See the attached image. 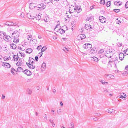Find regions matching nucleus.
Returning <instances> with one entry per match:
<instances>
[{
  "label": "nucleus",
  "mask_w": 128,
  "mask_h": 128,
  "mask_svg": "<svg viewBox=\"0 0 128 128\" xmlns=\"http://www.w3.org/2000/svg\"><path fill=\"white\" fill-rule=\"evenodd\" d=\"M114 11L116 12H118L120 11V9H114Z\"/></svg>",
  "instance_id": "obj_46"
},
{
  "label": "nucleus",
  "mask_w": 128,
  "mask_h": 128,
  "mask_svg": "<svg viewBox=\"0 0 128 128\" xmlns=\"http://www.w3.org/2000/svg\"><path fill=\"white\" fill-rule=\"evenodd\" d=\"M32 50L31 48H29L27 49L26 50V53L30 54L31 53Z\"/></svg>",
  "instance_id": "obj_25"
},
{
  "label": "nucleus",
  "mask_w": 128,
  "mask_h": 128,
  "mask_svg": "<svg viewBox=\"0 0 128 128\" xmlns=\"http://www.w3.org/2000/svg\"><path fill=\"white\" fill-rule=\"evenodd\" d=\"M35 59L37 61L38 59V56H36L35 58Z\"/></svg>",
  "instance_id": "obj_56"
},
{
  "label": "nucleus",
  "mask_w": 128,
  "mask_h": 128,
  "mask_svg": "<svg viewBox=\"0 0 128 128\" xmlns=\"http://www.w3.org/2000/svg\"><path fill=\"white\" fill-rule=\"evenodd\" d=\"M75 8L76 9H75V10L77 12H79L81 10V9L79 8H78V7H76Z\"/></svg>",
  "instance_id": "obj_34"
},
{
  "label": "nucleus",
  "mask_w": 128,
  "mask_h": 128,
  "mask_svg": "<svg viewBox=\"0 0 128 128\" xmlns=\"http://www.w3.org/2000/svg\"><path fill=\"white\" fill-rule=\"evenodd\" d=\"M41 18V16L39 14L37 15L36 16V21H38Z\"/></svg>",
  "instance_id": "obj_21"
},
{
  "label": "nucleus",
  "mask_w": 128,
  "mask_h": 128,
  "mask_svg": "<svg viewBox=\"0 0 128 128\" xmlns=\"http://www.w3.org/2000/svg\"><path fill=\"white\" fill-rule=\"evenodd\" d=\"M44 20L46 22H48L49 21V18L48 16L46 15L44 17Z\"/></svg>",
  "instance_id": "obj_18"
},
{
  "label": "nucleus",
  "mask_w": 128,
  "mask_h": 128,
  "mask_svg": "<svg viewBox=\"0 0 128 128\" xmlns=\"http://www.w3.org/2000/svg\"><path fill=\"white\" fill-rule=\"evenodd\" d=\"M104 52V49H101L98 51V54H102Z\"/></svg>",
  "instance_id": "obj_27"
},
{
  "label": "nucleus",
  "mask_w": 128,
  "mask_h": 128,
  "mask_svg": "<svg viewBox=\"0 0 128 128\" xmlns=\"http://www.w3.org/2000/svg\"><path fill=\"white\" fill-rule=\"evenodd\" d=\"M69 126L68 128H74V125L72 124L70 126Z\"/></svg>",
  "instance_id": "obj_48"
},
{
  "label": "nucleus",
  "mask_w": 128,
  "mask_h": 128,
  "mask_svg": "<svg viewBox=\"0 0 128 128\" xmlns=\"http://www.w3.org/2000/svg\"><path fill=\"white\" fill-rule=\"evenodd\" d=\"M99 19L100 22L102 23L105 22L106 21V18L103 16H100Z\"/></svg>",
  "instance_id": "obj_10"
},
{
  "label": "nucleus",
  "mask_w": 128,
  "mask_h": 128,
  "mask_svg": "<svg viewBox=\"0 0 128 128\" xmlns=\"http://www.w3.org/2000/svg\"><path fill=\"white\" fill-rule=\"evenodd\" d=\"M85 28L86 29L88 30H90V28H92L91 26L89 24H85Z\"/></svg>",
  "instance_id": "obj_16"
},
{
  "label": "nucleus",
  "mask_w": 128,
  "mask_h": 128,
  "mask_svg": "<svg viewBox=\"0 0 128 128\" xmlns=\"http://www.w3.org/2000/svg\"><path fill=\"white\" fill-rule=\"evenodd\" d=\"M46 49V46L43 47L41 50L42 52H43Z\"/></svg>",
  "instance_id": "obj_40"
},
{
  "label": "nucleus",
  "mask_w": 128,
  "mask_h": 128,
  "mask_svg": "<svg viewBox=\"0 0 128 128\" xmlns=\"http://www.w3.org/2000/svg\"><path fill=\"white\" fill-rule=\"evenodd\" d=\"M35 15L33 14H30V13H28L27 14V16L29 18L34 19V18Z\"/></svg>",
  "instance_id": "obj_11"
},
{
  "label": "nucleus",
  "mask_w": 128,
  "mask_h": 128,
  "mask_svg": "<svg viewBox=\"0 0 128 128\" xmlns=\"http://www.w3.org/2000/svg\"><path fill=\"white\" fill-rule=\"evenodd\" d=\"M86 36L84 34H81L79 35L77 37V39L79 40H82L85 38Z\"/></svg>",
  "instance_id": "obj_8"
},
{
  "label": "nucleus",
  "mask_w": 128,
  "mask_h": 128,
  "mask_svg": "<svg viewBox=\"0 0 128 128\" xmlns=\"http://www.w3.org/2000/svg\"><path fill=\"white\" fill-rule=\"evenodd\" d=\"M66 16L67 17H68V18H67V19H66V18H65L64 19L65 20V21L68 20V21H69V18H70V16H69L68 15H67L66 14Z\"/></svg>",
  "instance_id": "obj_45"
},
{
  "label": "nucleus",
  "mask_w": 128,
  "mask_h": 128,
  "mask_svg": "<svg viewBox=\"0 0 128 128\" xmlns=\"http://www.w3.org/2000/svg\"><path fill=\"white\" fill-rule=\"evenodd\" d=\"M41 47L42 46H38L37 47V49L39 50L41 48Z\"/></svg>",
  "instance_id": "obj_51"
},
{
  "label": "nucleus",
  "mask_w": 128,
  "mask_h": 128,
  "mask_svg": "<svg viewBox=\"0 0 128 128\" xmlns=\"http://www.w3.org/2000/svg\"><path fill=\"white\" fill-rule=\"evenodd\" d=\"M35 60L32 58H30L29 60V62H26V64L30 69H34L35 68Z\"/></svg>",
  "instance_id": "obj_1"
},
{
  "label": "nucleus",
  "mask_w": 128,
  "mask_h": 128,
  "mask_svg": "<svg viewBox=\"0 0 128 128\" xmlns=\"http://www.w3.org/2000/svg\"><path fill=\"white\" fill-rule=\"evenodd\" d=\"M53 38L54 39H56V37L54 36V37H53Z\"/></svg>",
  "instance_id": "obj_63"
},
{
  "label": "nucleus",
  "mask_w": 128,
  "mask_h": 128,
  "mask_svg": "<svg viewBox=\"0 0 128 128\" xmlns=\"http://www.w3.org/2000/svg\"><path fill=\"white\" fill-rule=\"evenodd\" d=\"M100 3L102 4H105V1L104 0H101L100 1Z\"/></svg>",
  "instance_id": "obj_44"
},
{
  "label": "nucleus",
  "mask_w": 128,
  "mask_h": 128,
  "mask_svg": "<svg viewBox=\"0 0 128 128\" xmlns=\"http://www.w3.org/2000/svg\"><path fill=\"white\" fill-rule=\"evenodd\" d=\"M55 33L57 34H61L64 32V30L60 28V26L58 25L56 26L54 28Z\"/></svg>",
  "instance_id": "obj_2"
},
{
  "label": "nucleus",
  "mask_w": 128,
  "mask_h": 128,
  "mask_svg": "<svg viewBox=\"0 0 128 128\" xmlns=\"http://www.w3.org/2000/svg\"><path fill=\"white\" fill-rule=\"evenodd\" d=\"M123 52L124 54L126 55L128 54V49L125 50L123 51Z\"/></svg>",
  "instance_id": "obj_31"
},
{
  "label": "nucleus",
  "mask_w": 128,
  "mask_h": 128,
  "mask_svg": "<svg viewBox=\"0 0 128 128\" xmlns=\"http://www.w3.org/2000/svg\"><path fill=\"white\" fill-rule=\"evenodd\" d=\"M63 50L64 51L66 52V51H68V49L66 48H63Z\"/></svg>",
  "instance_id": "obj_50"
},
{
  "label": "nucleus",
  "mask_w": 128,
  "mask_h": 128,
  "mask_svg": "<svg viewBox=\"0 0 128 128\" xmlns=\"http://www.w3.org/2000/svg\"><path fill=\"white\" fill-rule=\"evenodd\" d=\"M21 63V61L20 60V59H19V60L16 63V65L18 66H20L22 64Z\"/></svg>",
  "instance_id": "obj_30"
},
{
  "label": "nucleus",
  "mask_w": 128,
  "mask_h": 128,
  "mask_svg": "<svg viewBox=\"0 0 128 128\" xmlns=\"http://www.w3.org/2000/svg\"><path fill=\"white\" fill-rule=\"evenodd\" d=\"M122 4L121 2L120 1H117L115 2H114V4L116 6H120Z\"/></svg>",
  "instance_id": "obj_23"
},
{
  "label": "nucleus",
  "mask_w": 128,
  "mask_h": 128,
  "mask_svg": "<svg viewBox=\"0 0 128 128\" xmlns=\"http://www.w3.org/2000/svg\"><path fill=\"white\" fill-rule=\"evenodd\" d=\"M94 6H91L90 7V10H92V9L94 8Z\"/></svg>",
  "instance_id": "obj_54"
},
{
  "label": "nucleus",
  "mask_w": 128,
  "mask_h": 128,
  "mask_svg": "<svg viewBox=\"0 0 128 128\" xmlns=\"http://www.w3.org/2000/svg\"><path fill=\"white\" fill-rule=\"evenodd\" d=\"M11 72L13 74H15L14 71H16V70L14 69L13 68H12L11 69Z\"/></svg>",
  "instance_id": "obj_39"
},
{
  "label": "nucleus",
  "mask_w": 128,
  "mask_h": 128,
  "mask_svg": "<svg viewBox=\"0 0 128 128\" xmlns=\"http://www.w3.org/2000/svg\"><path fill=\"white\" fill-rule=\"evenodd\" d=\"M62 40L63 41H65L66 40V39L65 38H62Z\"/></svg>",
  "instance_id": "obj_64"
},
{
  "label": "nucleus",
  "mask_w": 128,
  "mask_h": 128,
  "mask_svg": "<svg viewBox=\"0 0 128 128\" xmlns=\"http://www.w3.org/2000/svg\"><path fill=\"white\" fill-rule=\"evenodd\" d=\"M114 63L115 65V66H116V65H119L120 64V61L118 60L117 59L114 62Z\"/></svg>",
  "instance_id": "obj_22"
},
{
  "label": "nucleus",
  "mask_w": 128,
  "mask_h": 128,
  "mask_svg": "<svg viewBox=\"0 0 128 128\" xmlns=\"http://www.w3.org/2000/svg\"><path fill=\"white\" fill-rule=\"evenodd\" d=\"M92 60L96 62H98V58L96 57H92Z\"/></svg>",
  "instance_id": "obj_29"
},
{
  "label": "nucleus",
  "mask_w": 128,
  "mask_h": 128,
  "mask_svg": "<svg viewBox=\"0 0 128 128\" xmlns=\"http://www.w3.org/2000/svg\"><path fill=\"white\" fill-rule=\"evenodd\" d=\"M93 20V18L92 17H90L89 18H88L86 19V20L88 21H91Z\"/></svg>",
  "instance_id": "obj_38"
},
{
  "label": "nucleus",
  "mask_w": 128,
  "mask_h": 128,
  "mask_svg": "<svg viewBox=\"0 0 128 128\" xmlns=\"http://www.w3.org/2000/svg\"><path fill=\"white\" fill-rule=\"evenodd\" d=\"M60 104L62 106H63V103L62 102H60Z\"/></svg>",
  "instance_id": "obj_62"
},
{
  "label": "nucleus",
  "mask_w": 128,
  "mask_h": 128,
  "mask_svg": "<svg viewBox=\"0 0 128 128\" xmlns=\"http://www.w3.org/2000/svg\"><path fill=\"white\" fill-rule=\"evenodd\" d=\"M92 47V45L88 43L85 44L84 46V47L86 50H89Z\"/></svg>",
  "instance_id": "obj_6"
},
{
  "label": "nucleus",
  "mask_w": 128,
  "mask_h": 128,
  "mask_svg": "<svg viewBox=\"0 0 128 128\" xmlns=\"http://www.w3.org/2000/svg\"><path fill=\"white\" fill-rule=\"evenodd\" d=\"M125 7L126 8H128V1L125 4Z\"/></svg>",
  "instance_id": "obj_49"
},
{
  "label": "nucleus",
  "mask_w": 128,
  "mask_h": 128,
  "mask_svg": "<svg viewBox=\"0 0 128 128\" xmlns=\"http://www.w3.org/2000/svg\"><path fill=\"white\" fill-rule=\"evenodd\" d=\"M3 38L6 41L9 42L11 39V37L7 35L5 33H4L3 34Z\"/></svg>",
  "instance_id": "obj_4"
},
{
  "label": "nucleus",
  "mask_w": 128,
  "mask_h": 128,
  "mask_svg": "<svg viewBox=\"0 0 128 128\" xmlns=\"http://www.w3.org/2000/svg\"><path fill=\"white\" fill-rule=\"evenodd\" d=\"M5 95H4L3 94L2 96V99H4L5 98Z\"/></svg>",
  "instance_id": "obj_53"
},
{
  "label": "nucleus",
  "mask_w": 128,
  "mask_h": 128,
  "mask_svg": "<svg viewBox=\"0 0 128 128\" xmlns=\"http://www.w3.org/2000/svg\"><path fill=\"white\" fill-rule=\"evenodd\" d=\"M4 66L6 67V68H10V65L8 63H5L4 64Z\"/></svg>",
  "instance_id": "obj_20"
},
{
  "label": "nucleus",
  "mask_w": 128,
  "mask_h": 128,
  "mask_svg": "<svg viewBox=\"0 0 128 128\" xmlns=\"http://www.w3.org/2000/svg\"><path fill=\"white\" fill-rule=\"evenodd\" d=\"M102 84H105V83H107V84H108V82H104L102 81Z\"/></svg>",
  "instance_id": "obj_61"
},
{
  "label": "nucleus",
  "mask_w": 128,
  "mask_h": 128,
  "mask_svg": "<svg viewBox=\"0 0 128 128\" xmlns=\"http://www.w3.org/2000/svg\"><path fill=\"white\" fill-rule=\"evenodd\" d=\"M16 70V74H18L20 75L23 72V70L22 68L20 67H18Z\"/></svg>",
  "instance_id": "obj_5"
},
{
  "label": "nucleus",
  "mask_w": 128,
  "mask_h": 128,
  "mask_svg": "<svg viewBox=\"0 0 128 128\" xmlns=\"http://www.w3.org/2000/svg\"><path fill=\"white\" fill-rule=\"evenodd\" d=\"M46 7V6L43 4H40L38 7V8H39L40 10H42L44 8Z\"/></svg>",
  "instance_id": "obj_17"
},
{
  "label": "nucleus",
  "mask_w": 128,
  "mask_h": 128,
  "mask_svg": "<svg viewBox=\"0 0 128 128\" xmlns=\"http://www.w3.org/2000/svg\"><path fill=\"white\" fill-rule=\"evenodd\" d=\"M75 8L74 6H71L69 8V10L70 13H72L74 12V11L75 10Z\"/></svg>",
  "instance_id": "obj_9"
},
{
  "label": "nucleus",
  "mask_w": 128,
  "mask_h": 128,
  "mask_svg": "<svg viewBox=\"0 0 128 128\" xmlns=\"http://www.w3.org/2000/svg\"><path fill=\"white\" fill-rule=\"evenodd\" d=\"M21 29V27L20 26H18V28H16V31L18 32V33H20V32L22 31Z\"/></svg>",
  "instance_id": "obj_28"
},
{
  "label": "nucleus",
  "mask_w": 128,
  "mask_h": 128,
  "mask_svg": "<svg viewBox=\"0 0 128 128\" xmlns=\"http://www.w3.org/2000/svg\"><path fill=\"white\" fill-rule=\"evenodd\" d=\"M12 54L13 56V60H14V61H15V56H16V55H14L13 52L12 53Z\"/></svg>",
  "instance_id": "obj_42"
},
{
  "label": "nucleus",
  "mask_w": 128,
  "mask_h": 128,
  "mask_svg": "<svg viewBox=\"0 0 128 128\" xmlns=\"http://www.w3.org/2000/svg\"><path fill=\"white\" fill-rule=\"evenodd\" d=\"M6 59L7 60H8L9 59V58L8 57H6V58L5 57H4V60Z\"/></svg>",
  "instance_id": "obj_57"
},
{
  "label": "nucleus",
  "mask_w": 128,
  "mask_h": 128,
  "mask_svg": "<svg viewBox=\"0 0 128 128\" xmlns=\"http://www.w3.org/2000/svg\"><path fill=\"white\" fill-rule=\"evenodd\" d=\"M32 91L31 90H29V92H28V93L29 94H30L32 93Z\"/></svg>",
  "instance_id": "obj_55"
},
{
  "label": "nucleus",
  "mask_w": 128,
  "mask_h": 128,
  "mask_svg": "<svg viewBox=\"0 0 128 128\" xmlns=\"http://www.w3.org/2000/svg\"><path fill=\"white\" fill-rule=\"evenodd\" d=\"M36 6V4L34 3H32L30 4L29 7V8L32 9H33Z\"/></svg>",
  "instance_id": "obj_14"
},
{
  "label": "nucleus",
  "mask_w": 128,
  "mask_h": 128,
  "mask_svg": "<svg viewBox=\"0 0 128 128\" xmlns=\"http://www.w3.org/2000/svg\"><path fill=\"white\" fill-rule=\"evenodd\" d=\"M110 1L108 2L106 4V5L107 7H108L110 6Z\"/></svg>",
  "instance_id": "obj_36"
},
{
  "label": "nucleus",
  "mask_w": 128,
  "mask_h": 128,
  "mask_svg": "<svg viewBox=\"0 0 128 128\" xmlns=\"http://www.w3.org/2000/svg\"><path fill=\"white\" fill-rule=\"evenodd\" d=\"M24 54L23 53H22V52H19L17 53V56L18 57L16 58L17 60H18L19 58H21L23 57L24 56Z\"/></svg>",
  "instance_id": "obj_7"
},
{
  "label": "nucleus",
  "mask_w": 128,
  "mask_h": 128,
  "mask_svg": "<svg viewBox=\"0 0 128 128\" xmlns=\"http://www.w3.org/2000/svg\"><path fill=\"white\" fill-rule=\"evenodd\" d=\"M5 24L8 26H14L16 25V24L12 23V22H7L4 24Z\"/></svg>",
  "instance_id": "obj_12"
},
{
  "label": "nucleus",
  "mask_w": 128,
  "mask_h": 128,
  "mask_svg": "<svg viewBox=\"0 0 128 128\" xmlns=\"http://www.w3.org/2000/svg\"><path fill=\"white\" fill-rule=\"evenodd\" d=\"M46 64L44 63H42V68H43L44 69L46 68Z\"/></svg>",
  "instance_id": "obj_32"
},
{
  "label": "nucleus",
  "mask_w": 128,
  "mask_h": 128,
  "mask_svg": "<svg viewBox=\"0 0 128 128\" xmlns=\"http://www.w3.org/2000/svg\"><path fill=\"white\" fill-rule=\"evenodd\" d=\"M126 97V94H124V93H121V95L120 96V98H125Z\"/></svg>",
  "instance_id": "obj_26"
},
{
  "label": "nucleus",
  "mask_w": 128,
  "mask_h": 128,
  "mask_svg": "<svg viewBox=\"0 0 128 128\" xmlns=\"http://www.w3.org/2000/svg\"><path fill=\"white\" fill-rule=\"evenodd\" d=\"M108 66L109 68L112 69H114L116 67L114 62L113 61H110L108 64Z\"/></svg>",
  "instance_id": "obj_3"
},
{
  "label": "nucleus",
  "mask_w": 128,
  "mask_h": 128,
  "mask_svg": "<svg viewBox=\"0 0 128 128\" xmlns=\"http://www.w3.org/2000/svg\"><path fill=\"white\" fill-rule=\"evenodd\" d=\"M32 37V36H30L28 38V40H31V38Z\"/></svg>",
  "instance_id": "obj_52"
},
{
  "label": "nucleus",
  "mask_w": 128,
  "mask_h": 128,
  "mask_svg": "<svg viewBox=\"0 0 128 128\" xmlns=\"http://www.w3.org/2000/svg\"><path fill=\"white\" fill-rule=\"evenodd\" d=\"M19 42V39H18L16 40V43H18Z\"/></svg>",
  "instance_id": "obj_59"
},
{
  "label": "nucleus",
  "mask_w": 128,
  "mask_h": 128,
  "mask_svg": "<svg viewBox=\"0 0 128 128\" xmlns=\"http://www.w3.org/2000/svg\"><path fill=\"white\" fill-rule=\"evenodd\" d=\"M107 76L108 77V78H113L114 77V76L111 74L107 75Z\"/></svg>",
  "instance_id": "obj_37"
},
{
  "label": "nucleus",
  "mask_w": 128,
  "mask_h": 128,
  "mask_svg": "<svg viewBox=\"0 0 128 128\" xmlns=\"http://www.w3.org/2000/svg\"><path fill=\"white\" fill-rule=\"evenodd\" d=\"M10 45L12 48L13 49H16V45L14 44H10Z\"/></svg>",
  "instance_id": "obj_24"
},
{
  "label": "nucleus",
  "mask_w": 128,
  "mask_h": 128,
  "mask_svg": "<svg viewBox=\"0 0 128 128\" xmlns=\"http://www.w3.org/2000/svg\"><path fill=\"white\" fill-rule=\"evenodd\" d=\"M117 44L118 46V47L121 46L122 45V43L120 42H118L117 43Z\"/></svg>",
  "instance_id": "obj_33"
},
{
  "label": "nucleus",
  "mask_w": 128,
  "mask_h": 128,
  "mask_svg": "<svg viewBox=\"0 0 128 128\" xmlns=\"http://www.w3.org/2000/svg\"><path fill=\"white\" fill-rule=\"evenodd\" d=\"M90 53L91 54H94L96 52L94 50H92V49L91 50H90Z\"/></svg>",
  "instance_id": "obj_47"
},
{
  "label": "nucleus",
  "mask_w": 128,
  "mask_h": 128,
  "mask_svg": "<svg viewBox=\"0 0 128 128\" xmlns=\"http://www.w3.org/2000/svg\"><path fill=\"white\" fill-rule=\"evenodd\" d=\"M50 0H44V2L45 4H48L50 2Z\"/></svg>",
  "instance_id": "obj_35"
},
{
  "label": "nucleus",
  "mask_w": 128,
  "mask_h": 128,
  "mask_svg": "<svg viewBox=\"0 0 128 128\" xmlns=\"http://www.w3.org/2000/svg\"><path fill=\"white\" fill-rule=\"evenodd\" d=\"M114 52V50L112 48L108 49L106 52V53L108 54H111L112 53Z\"/></svg>",
  "instance_id": "obj_15"
},
{
  "label": "nucleus",
  "mask_w": 128,
  "mask_h": 128,
  "mask_svg": "<svg viewBox=\"0 0 128 128\" xmlns=\"http://www.w3.org/2000/svg\"><path fill=\"white\" fill-rule=\"evenodd\" d=\"M12 34H16V31H14V32L13 33H12Z\"/></svg>",
  "instance_id": "obj_60"
},
{
  "label": "nucleus",
  "mask_w": 128,
  "mask_h": 128,
  "mask_svg": "<svg viewBox=\"0 0 128 128\" xmlns=\"http://www.w3.org/2000/svg\"><path fill=\"white\" fill-rule=\"evenodd\" d=\"M12 38H14V42H15L16 43V42L15 41V40H16L15 38V36H14V34H12Z\"/></svg>",
  "instance_id": "obj_43"
},
{
  "label": "nucleus",
  "mask_w": 128,
  "mask_h": 128,
  "mask_svg": "<svg viewBox=\"0 0 128 128\" xmlns=\"http://www.w3.org/2000/svg\"><path fill=\"white\" fill-rule=\"evenodd\" d=\"M24 72V74L27 76H30L32 74L31 72L28 70H25Z\"/></svg>",
  "instance_id": "obj_13"
},
{
  "label": "nucleus",
  "mask_w": 128,
  "mask_h": 128,
  "mask_svg": "<svg viewBox=\"0 0 128 128\" xmlns=\"http://www.w3.org/2000/svg\"><path fill=\"white\" fill-rule=\"evenodd\" d=\"M120 59L121 60H122L124 57V56L123 53H120L119 54Z\"/></svg>",
  "instance_id": "obj_19"
},
{
  "label": "nucleus",
  "mask_w": 128,
  "mask_h": 128,
  "mask_svg": "<svg viewBox=\"0 0 128 128\" xmlns=\"http://www.w3.org/2000/svg\"><path fill=\"white\" fill-rule=\"evenodd\" d=\"M124 71L126 73H128V66L126 67Z\"/></svg>",
  "instance_id": "obj_41"
},
{
  "label": "nucleus",
  "mask_w": 128,
  "mask_h": 128,
  "mask_svg": "<svg viewBox=\"0 0 128 128\" xmlns=\"http://www.w3.org/2000/svg\"><path fill=\"white\" fill-rule=\"evenodd\" d=\"M108 112L110 113H111L112 112V110H108Z\"/></svg>",
  "instance_id": "obj_58"
}]
</instances>
